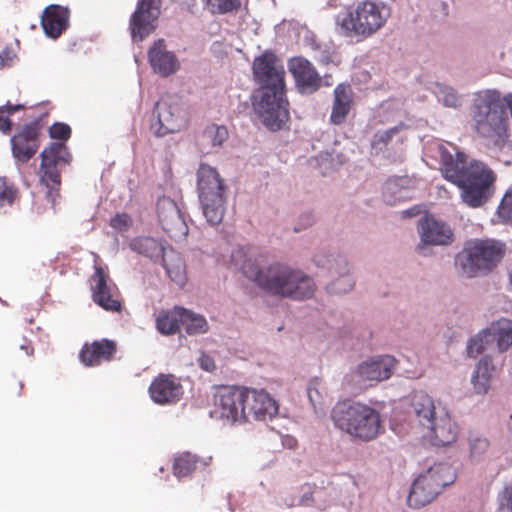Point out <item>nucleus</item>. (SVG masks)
<instances>
[{
  "mask_svg": "<svg viewBox=\"0 0 512 512\" xmlns=\"http://www.w3.org/2000/svg\"><path fill=\"white\" fill-rule=\"evenodd\" d=\"M129 247L132 251L150 259L161 258L167 250L161 241L148 236L133 238Z\"/></svg>",
  "mask_w": 512,
  "mask_h": 512,
  "instance_id": "32",
  "label": "nucleus"
},
{
  "mask_svg": "<svg viewBox=\"0 0 512 512\" xmlns=\"http://www.w3.org/2000/svg\"><path fill=\"white\" fill-rule=\"evenodd\" d=\"M353 285L354 283L352 278L348 275H344L330 283L327 286V290L329 293L333 294H344L351 291Z\"/></svg>",
  "mask_w": 512,
  "mask_h": 512,
  "instance_id": "44",
  "label": "nucleus"
},
{
  "mask_svg": "<svg viewBox=\"0 0 512 512\" xmlns=\"http://www.w3.org/2000/svg\"><path fill=\"white\" fill-rule=\"evenodd\" d=\"M93 301L109 312H120L122 301L117 287L110 282L109 275L101 266H96L90 278Z\"/></svg>",
  "mask_w": 512,
  "mask_h": 512,
  "instance_id": "15",
  "label": "nucleus"
},
{
  "mask_svg": "<svg viewBox=\"0 0 512 512\" xmlns=\"http://www.w3.org/2000/svg\"><path fill=\"white\" fill-rule=\"evenodd\" d=\"M252 70L259 85L254 109L268 129L280 130L289 120L284 67L275 54L265 51L254 59Z\"/></svg>",
  "mask_w": 512,
  "mask_h": 512,
  "instance_id": "1",
  "label": "nucleus"
},
{
  "mask_svg": "<svg viewBox=\"0 0 512 512\" xmlns=\"http://www.w3.org/2000/svg\"><path fill=\"white\" fill-rule=\"evenodd\" d=\"M411 409L419 424L425 428L431 425L432 421L438 416V409L434 400L424 393H417L413 396Z\"/></svg>",
  "mask_w": 512,
  "mask_h": 512,
  "instance_id": "30",
  "label": "nucleus"
},
{
  "mask_svg": "<svg viewBox=\"0 0 512 512\" xmlns=\"http://www.w3.org/2000/svg\"><path fill=\"white\" fill-rule=\"evenodd\" d=\"M244 387L222 386L214 394L211 417L226 424L247 422Z\"/></svg>",
  "mask_w": 512,
  "mask_h": 512,
  "instance_id": "12",
  "label": "nucleus"
},
{
  "mask_svg": "<svg viewBox=\"0 0 512 512\" xmlns=\"http://www.w3.org/2000/svg\"><path fill=\"white\" fill-rule=\"evenodd\" d=\"M211 457L207 460L190 452H184L175 458L173 472L177 477H186L199 468L209 465Z\"/></svg>",
  "mask_w": 512,
  "mask_h": 512,
  "instance_id": "33",
  "label": "nucleus"
},
{
  "mask_svg": "<svg viewBox=\"0 0 512 512\" xmlns=\"http://www.w3.org/2000/svg\"><path fill=\"white\" fill-rule=\"evenodd\" d=\"M0 57L2 62H4V60H12L15 57V54L11 53L8 49L5 48L0 53Z\"/></svg>",
  "mask_w": 512,
  "mask_h": 512,
  "instance_id": "50",
  "label": "nucleus"
},
{
  "mask_svg": "<svg viewBox=\"0 0 512 512\" xmlns=\"http://www.w3.org/2000/svg\"><path fill=\"white\" fill-rule=\"evenodd\" d=\"M151 399L160 405L178 402L183 395V387L173 374H159L149 386Z\"/></svg>",
  "mask_w": 512,
  "mask_h": 512,
  "instance_id": "20",
  "label": "nucleus"
},
{
  "mask_svg": "<svg viewBox=\"0 0 512 512\" xmlns=\"http://www.w3.org/2000/svg\"><path fill=\"white\" fill-rule=\"evenodd\" d=\"M500 509H506L512 512V482L505 486L499 495Z\"/></svg>",
  "mask_w": 512,
  "mask_h": 512,
  "instance_id": "46",
  "label": "nucleus"
},
{
  "mask_svg": "<svg viewBox=\"0 0 512 512\" xmlns=\"http://www.w3.org/2000/svg\"><path fill=\"white\" fill-rule=\"evenodd\" d=\"M21 348L25 349L27 354H32L33 353V348L25 347V346H21Z\"/></svg>",
  "mask_w": 512,
  "mask_h": 512,
  "instance_id": "53",
  "label": "nucleus"
},
{
  "mask_svg": "<svg viewBox=\"0 0 512 512\" xmlns=\"http://www.w3.org/2000/svg\"><path fill=\"white\" fill-rule=\"evenodd\" d=\"M416 184V179L409 176H395L389 178L384 185L383 196L385 201L393 205L411 198L410 192L416 188Z\"/></svg>",
  "mask_w": 512,
  "mask_h": 512,
  "instance_id": "27",
  "label": "nucleus"
},
{
  "mask_svg": "<svg viewBox=\"0 0 512 512\" xmlns=\"http://www.w3.org/2000/svg\"><path fill=\"white\" fill-rule=\"evenodd\" d=\"M295 87L302 94H313L322 85V78L314 65L302 56L293 57L288 62Z\"/></svg>",
  "mask_w": 512,
  "mask_h": 512,
  "instance_id": "17",
  "label": "nucleus"
},
{
  "mask_svg": "<svg viewBox=\"0 0 512 512\" xmlns=\"http://www.w3.org/2000/svg\"><path fill=\"white\" fill-rule=\"evenodd\" d=\"M243 274L266 292L294 300L311 298L315 283L304 272L287 265L274 263L261 267L257 260H246L241 266Z\"/></svg>",
  "mask_w": 512,
  "mask_h": 512,
  "instance_id": "3",
  "label": "nucleus"
},
{
  "mask_svg": "<svg viewBox=\"0 0 512 512\" xmlns=\"http://www.w3.org/2000/svg\"><path fill=\"white\" fill-rule=\"evenodd\" d=\"M452 482L453 474L449 465H434L413 482L407 503L415 509L424 507L438 496L443 487Z\"/></svg>",
  "mask_w": 512,
  "mask_h": 512,
  "instance_id": "10",
  "label": "nucleus"
},
{
  "mask_svg": "<svg viewBox=\"0 0 512 512\" xmlns=\"http://www.w3.org/2000/svg\"><path fill=\"white\" fill-rule=\"evenodd\" d=\"M497 214L503 223L512 224V187L504 194L498 206Z\"/></svg>",
  "mask_w": 512,
  "mask_h": 512,
  "instance_id": "43",
  "label": "nucleus"
},
{
  "mask_svg": "<svg viewBox=\"0 0 512 512\" xmlns=\"http://www.w3.org/2000/svg\"><path fill=\"white\" fill-rule=\"evenodd\" d=\"M469 443V457L471 460H480L482 456L488 451L490 443L488 439L476 434L470 433L468 437Z\"/></svg>",
  "mask_w": 512,
  "mask_h": 512,
  "instance_id": "36",
  "label": "nucleus"
},
{
  "mask_svg": "<svg viewBox=\"0 0 512 512\" xmlns=\"http://www.w3.org/2000/svg\"><path fill=\"white\" fill-rule=\"evenodd\" d=\"M486 335L495 343L499 352H505L512 348V320L500 318L494 321L486 329Z\"/></svg>",
  "mask_w": 512,
  "mask_h": 512,
  "instance_id": "29",
  "label": "nucleus"
},
{
  "mask_svg": "<svg viewBox=\"0 0 512 512\" xmlns=\"http://www.w3.org/2000/svg\"><path fill=\"white\" fill-rule=\"evenodd\" d=\"M313 391H314V389L309 388V389H308V396H309V398H310V401L313 403V405H315V400H314V398H313V394H312V392H313Z\"/></svg>",
  "mask_w": 512,
  "mask_h": 512,
  "instance_id": "52",
  "label": "nucleus"
},
{
  "mask_svg": "<svg viewBox=\"0 0 512 512\" xmlns=\"http://www.w3.org/2000/svg\"><path fill=\"white\" fill-rule=\"evenodd\" d=\"M437 87V95L443 105L450 108H457L461 105V97L452 87L440 84Z\"/></svg>",
  "mask_w": 512,
  "mask_h": 512,
  "instance_id": "42",
  "label": "nucleus"
},
{
  "mask_svg": "<svg viewBox=\"0 0 512 512\" xmlns=\"http://www.w3.org/2000/svg\"><path fill=\"white\" fill-rule=\"evenodd\" d=\"M491 342L490 336L486 335V329L475 337L471 338L467 344V355L471 358H476L488 350V345Z\"/></svg>",
  "mask_w": 512,
  "mask_h": 512,
  "instance_id": "37",
  "label": "nucleus"
},
{
  "mask_svg": "<svg viewBox=\"0 0 512 512\" xmlns=\"http://www.w3.org/2000/svg\"><path fill=\"white\" fill-rule=\"evenodd\" d=\"M395 362L394 357L389 355L370 358L358 365L354 374L359 381L373 385L391 377Z\"/></svg>",
  "mask_w": 512,
  "mask_h": 512,
  "instance_id": "19",
  "label": "nucleus"
},
{
  "mask_svg": "<svg viewBox=\"0 0 512 512\" xmlns=\"http://www.w3.org/2000/svg\"><path fill=\"white\" fill-rule=\"evenodd\" d=\"M309 490L307 492H304L301 499L298 502V505L307 506L310 505L313 502V493L314 491L311 489L310 486H308Z\"/></svg>",
  "mask_w": 512,
  "mask_h": 512,
  "instance_id": "47",
  "label": "nucleus"
},
{
  "mask_svg": "<svg viewBox=\"0 0 512 512\" xmlns=\"http://www.w3.org/2000/svg\"><path fill=\"white\" fill-rule=\"evenodd\" d=\"M506 245L502 241L485 238L472 239L455 256V266L468 278L491 273L502 261Z\"/></svg>",
  "mask_w": 512,
  "mask_h": 512,
  "instance_id": "7",
  "label": "nucleus"
},
{
  "mask_svg": "<svg viewBox=\"0 0 512 512\" xmlns=\"http://www.w3.org/2000/svg\"><path fill=\"white\" fill-rule=\"evenodd\" d=\"M49 135L62 142H52L41 152L40 182L48 189L46 199L50 208L55 209L56 200L60 197L61 167L71 161V154L64 143L71 136V128L64 123H55L49 128Z\"/></svg>",
  "mask_w": 512,
  "mask_h": 512,
  "instance_id": "5",
  "label": "nucleus"
},
{
  "mask_svg": "<svg viewBox=\"0 0 512 512\" xmlns=\"http://www.w3.org/2000/svg\"><path fill=\"white\" fill-rule=\"evenodd\" d=\"M426 428V437L435 446L450 445L458 436V426L445 408H438V416Z\"/></svg>",
  "mask_w": 512,
  "mask_h": 512,
  "instance_id": "21",
  "label": "nucleus"
},
{
  "mask_svg": "<svg viewBox=\"0 0 512 512\" xmlns=\"http://www.w3.org/2000/svg\"><path fill=\"white\" fill-rule=\"evenodd\" d=\"M497 369L489 355L483 356L477 363L471 376L473 390L477 394H485L491 388L492 380L496 375Z\"/></svg>",
  "mask_w": 512,
  "mask_h": 512,
  "instance_id": "28",
  "label": "nucleus"
},
{
  "mask_svg": "<svg viewBox=\"0 0 512 512\" xmlns=\"http://www.w3.org/2000/svg\"><path fill=\"white\" fill-rule=\"evenodd\" d=\"M155 110L157 119L151 123L150 129L157 137L179 132L188 124V111L180 97L176 95L162 97L156 103Z\"/></svg>",
  "mask_w": 512,
  "mask_h": 512,
  "instance_id": "11",
  "label": "nucleus"
},
{
  "mask_svg": "<svg viewBox=\"0 0 512 512\" xmlns=\"http://www.w3.org/2000/svg\"><path fill=\"white\" fill-rule=\"evenodd\" d=\"M393 132H394L393 130L386 131L385 133H383V134L380 136L379 141H381V142H387L388 140H390V139H391Z\"/></svg>",
  "mask_w": 512,
  "mask_h": 512,
  "instance_id": "51",
  "label": "nucleus"
},
{
  "mask_svg": "<svg viewBox=\"0 0 512 512\" xmlns=\"http://www.w3.org/2000/svg\"><path fill=\"white\" fill-rule=\"evenodd\" d=\"M197 188L202 210L208 223L218 225L222 222L226 211V185L218 171L201 164L198 169Z\"/></svg>",
  "mask_w": 512,
  "mask_h": 512,
  "instance_id": "8",
  "label": "nucleus"
},
{
  "mask_svg": "<svg viewBox=\"0 0 512 512\" xmlns=\"http://www.w3.org/2000/svg\"><path fill=\"white\" fill-rule=\"evenodd\" d=\"M182 322V308L175 307L171 310H163L156 318V328L163 335H173Z\"/></svg>",
  "mask_w": 512,
  "mask_h": 512,
  "instance_id": "34",
  "label": "nucleus"
},
{
  "mask_svg": "<svg viewBox=\"0 0 512 512\" xmlns=\"http://www.w3.org/2000/svg\"><path fill=\"white\" fill-rule=\"evenodd\" d=\"M420 236L423 244L448 245L453 241V232L444 222L434 218L420 221Z\"/></svg>",
  "mask_w": 512,
  "mask_h": 512,
  "instance_id": "25",
  "label": "nucleus"
},
{
  "mask_svg": "<svg viewBox=\"0 0 512 512\" xmlns=\"http://www.w3.org/2000/svg\"><path fill=\"white\" fill-rule=\"evenodd\" d=\"M18 188L6 177H0V206L12 205L18 197Z\"/></svg>",
  "mask_w": 512,
  "mask_h": 512,
  "instance_id": "41",
  "label": "nucleus"
},
{
  "mask_svg": "<svg viewBox=\"0 0 512 512\" xmlns=\"http://www.w3.org/2000/svg\"><path fill=\"white\" fill-rule=\"evenodd\" d=\"M332 419L337 428L363 442L376 439L382 430L380 413L360 402L338 403L332 410Z\"/></svg>",
  "mask_w": 512,
  "mask_h": 512,
  "instance_id": "6",
  "label": "nucleus"
},
{
  "mask_svg": "<svg viewBox=\"0 0 512 512\" xmlns=\"http://www.w3.org/2000/svg\"><path fill=\"white\" fill-rule=\"evenodd\" d=\"M158 222L163 231L175 241L183 240L188 235V225L177 205L169 197H160L156 205Z\"/></svg>",
  "mask_w": 512,
  "mask_h": 512,
  "instance_id": "14",
  "label": "nucleus"
},
{
  "mask_svg": "<svg viewBox=\"0 0 512 512\" xmlns=\"http://www.w3.org/2000/svg\"><path fill=\"white\" fill-rule=\"evenodd\" d=\"M70 10L67 7L51 4L41 16V25L46 36L57 39L69 26Z\"/></svg>",
  "mask_w": 512,
  "mask_h": 512,
  "instance_id": "23",
  "label": "nucleus"
},
{
  "mask_svg": "<svg viewBox=\"0 0 512 512\" xmlns=\"http://www.w3.org/2000/svg\"><path fill=\"white\" fill-rule=\"evenodd\" d=\"M116 351L117 345L114 341L102 339L91 344L86 343L79 353V358L85 366H98L111 361Z\"/></svg>",
  "mask_w": 512,
  "mask_h": 512,
  "instance_id": "24",
  "label": "nucleus"
},
{
  "mask_svg": "<svg viewBox=\"0 0 512 512\" xmlns=\"http://www.w3.org/2000/svg\"><path fill=\"white\" fill-rule=\"evenodd\" d=\"M315 59L322 64H328L331 62V55L329 51L323 50L320 51L319 54L315 55Z\"/></svg>",
  "mask_w": 512,
  "mask_h": 512,
  "instance_id": "49",
  "label": "nucleus"
},
{
  "mask_svg": "<svg viewBox=\"0 0 512 512\" xmlns=\"http://www.w3.org/2000/svg\"><path fill=\"white\" fill-rule=\"evenodd\" d=\"M200 367L205 371H213L215 369L214 361L209 357H203L200 360Z\"/></svg>",
  "mask_w": 512,
  "mask_h": 512,
  "instance_id": "48",
  "label": "nucleus"
},
{
  "mask_svg": "<svg viewBox=\"0 0 512 512\" xmlns=\"http://www.w3.org/2000/svg\"><path fill=\"white\" fill-rule=\"evenodd\" d=\"M470 115L471 127L479 137L498 148L510 147L509 118L498 90L477 93Z\"/></svg>",
  "mask_w": 512,
  "mask_h": 512,
  "instance_id": "4",
  "label": "nucleus"
},
{
  "mask_svg": "<svg viewBox=\"0 0 512 512\" xmlns=\"http://www.w3.org/2000/svg\"><path fill=\"white\" fill-rule=\"evenodd\" d=\"M186 332L190 335L202 334L208 331V323L204 316L195 314L182 308V322Z\"/></svg>",
  "mask_w": 512,
  "mask_h": 512,
  "instance_id": "35",
  "label": "nucleus"
},
{
  "mask_svg": "<svg viewBox=\"0 0 512 512\" xmlns=\"http://www.w3.org/2000/svg\"><path fill=\"white\" fill-rule=\"evenodd\" d=\"M167 275L176 285L182 287L187 281L186 265L178 252L168 248L161 257Z\"/></svg>",
  "mask_w": 512,
  "mask_h": 512,
  "instance_id": "31",
  "label": "nucleus"
},
{
  "mask_svg": "<svg viewBox=\"0 0 512 512\" xmlns=\"http://www.w3.org/2000/svg\"><path fill=\"white\" fill-rule=\"evenodd\" d=\"M148 61L152 70L161 77H168L180 68L177 56L167 50L163 39L156 40L147 52Z\"/></svg>",
  "mask_w": 512,
  "mask_h": 512,
  "instance_id": "22",
  "label": "nucleus"
},
{
  "mask_svg": "<svg viewBox=\"0 0 512 512\" xmlns=\"http://www.w3.org/2000/svg\"><path fill=\"white\" fill-rule=\"evenodd\" d=\"M441 172L443 177L461 188V197L470 207L485 204L494 193L495 173L484 163L472 161L467 166V155L448 151L441 152Z\"/></svg>",
  "mask_w": 512,
  "mask_h": 512,
  "instance_id": "2",
  "label": "nucleus"
},
{
  "mask_svg": "<svg viewBox=\"0 0 512 512\" xmlns=\"http://www.w3.org/2000/svg\"><path fill=\"white\" fill-rule=\"evenodd\" d=\"M160 9L161 0H140L138 2L129 22L133 41L141 42L155 31Z\"/></svg>",
  "mask_w": 512,
  "mask_h": 512,
  "instance_id": "13",
  "label": "nucleus"
},
{
  "mask_svg": "<svg viewBox=\"0 0 512 512\" xmlns=\"http://www.w3.org/2000/svg\"><path fill=\"white\" fill-rule=\"evenodd\" d=\"M208 10L213 14H226L237 11L241 6L240 0H204Z\"/></svg>",
  "mask_w": 512,
  "mask_h": 512,
  "instance_id": "38",
  "label": "nucleus"
},
{
  "mask_svg": "<svg viewBox=\"0 0 512 512\" xmlns=\"http://www.w3.org/2000/svg\"><path fill=\"white\" fill-rule=\"evenodd\" d=\"M354 105L353 90L347 83H340L334 89V99L330 122L334 125H341Z\"/></svg>",
  "mask_w": 512,
  "mask_h": 512,
  "instance_id": "26",
  "label": "nucleus"
},
{
  "mask_svg": "<svg viewBox=\"0 0 512 512\" xmlns=\"http://www.w3.org/2000/svg\"><path fill=\"white\" fill-rule=\"evenodd\" d=\"M110 226L119 232H125L132 226V218L127 213H118L110 219Z\"/></svg>",
  "mask_w": 512,
  "mask_h": 512,
  "instance_id": "45",
  "label": "nucleus"
},
{
  "mask_svg": "<svg viewBox=\"0 0 512 512\" xmlns=\"http://www.w3.org/2000/svg\"><path fill=\"white\" fill-rule=\"evenodd\" d=\"M40 143L39 123L25 124L11 138L12 155L17 161L27 163L37 153Z\"/></svg>",
  "mask_w": 512,
  "mask_h": 512,
  "instance_id": "16",
  "label": "nucleus"
},
{
  "mask_svg": "<svg viewBox=\"0 0 512 512\" xmlns=\"http://www.w3.org/2000/svg\"><path fill=\"white\" fill-rule=\"evenodd\" d=\"M244 393L247 422L250 418L264 421L278 414L277 402L266 391L244 387Z\"/></svg>",
  "mask_w": 512,
  "mask_h": 512,
  "instance_id": "18",
  "label": "nucleus"
},
{
  "mask_svg": "<svg viewBox=\"0 0 512 512\" xmlns=\"http://www.w3.org/2000/svg\"><path fill=\"white\" fill-rule=\"evenodd\" d=\"M203 137L212 146H221L222 143L228 138V131L224 126L212 124L205 128Z\"/></svg>",
  "mask_w": 512,
  "mask_h": 512,
  "instance_id": "39",
  "label": "nucleus"
},
{
  "mask_svg": "<svg viewBox=\"0 0 512 512\" xmlns=\"http://www.w3.org/2000/svg\"><path fill=\"white\" fill-rule=\"evenodd\" d=\"M387 18L384 7L363 1L355 7H349L339 23L347 36L368 38L386 23Z\"/></svg>",
  "mask_w": 512,
  "mask_h": 512,
  "instance_id": "9",
  "label": "nucleus"
},
{
  "mask_svg": "<svg viewBox=\"0 0 512 512\" xmlns=\"http://www.w3.org/2000/svg\"><path fill=\"white\" fill-rule=\"evenodd\" d=\"M24 109V106L21 104L12 105L10 103H7L4 106L0 107V132L7 135L11 132L12 128V122L10 120V116L19 111Z\"/></svg>",
  "mask_w": 512,
  "mask_h": 512,
  "instance_id": "40",
  "label": "nucleus"
}]
</instances>
